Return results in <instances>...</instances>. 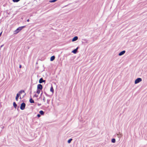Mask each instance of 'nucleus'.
I'll return each mask as SVG.
<instances>
[{"mask_svg":"<svg viewBox=\"0 0 147 147\" xmlns=\"http://www.w3.org/2000/svg\"><path fill=\"white\" fill-rule=\"evenodd\" d=\"M142 79L140 78H138L136 79L135 81V84H137L140 82L142 81Z\"/></svg>","mask_w":147,"mask_h":147,"instance_id":"7ed1b4c3","label":"nucleus"},{"mask_svg":"<svg viewBox=\"0 0 147 147\" xmlns=\"http://www.w3.org/2000/svg\"><path fill=\"white\" fill-rule=\"evenodd\" d=\"M125 52V51H123L121 52H120L119 54V56H121L123 54H124Z\"/></svg>","mask_w":147,"mask_h":147,"instance_id":"39448f33","label":"nucleus"},{"mask_svg":"<svg viewBox=\"0 0 147 147\" xmlns=\"http://www.w3.org/2000/svg\"><path fill=\"white\" fill-rule=\"evenodd\" d=\"M40 90H41L37 89V91L36 93L38 94H39L40 92Z\"/></svg>","mask_w":147,"mask_h":147,"instance_id":"dca6fc26","label":"nucleus"},{"mask_svg":"<svg viewBox=\"0 0 147 147\" xmlns=\"http://www.w3.org/2000/svg\"><path fill=\"white\" fill-rule=\"evenodd\" d=\"M3 46V45H2L1 46V47H2Z\"/></svg>","mask_w":147,"mask_h":147,"instance_id":"c85d7f7f","label":"nucleus"},{"mask_svg":"<svg viewBox=\"0 0 147 147\" xmlns=\"http://www.w3.org/2000/svg\"><path fill=\"white\" fill-rule=\"evenodd\" d=\"M49 100H47V102L49 103Z\"/></svg>","mask_w":147,"mask_h":147,"instance_id":"cd10ccee","label":"nucleus"},{"mask_svg":"<svg viewBox=\"0 0 147 147\" xmlns=\"http://www.w3.org/2000/svg\"><path fill=\"white\" fill-rule=\"evenodd\" d=\"M72 140V139H69V140H68L67 141L68 143H70L71 142V141Z\"/></svg>","mask_w":147,"mask_h":147,"instance_id":"aec40b11","label":"nucleus"},{"mask_svg":"<svg viewBox=\"0 0 147 147\" xmlns=\"http://www.w3.org/2000/svg\"><path fill=\"white\" fill-rule=\"evenodd\" d=\"M34 96L36 97H37L38 96V95H37L36 94H35Z\"/></svg>","mask_w":147,"mask_h":147,"instance_id":"b1692460","label":"nucleus"},{"mask_svg":"<svg viewBox=\"0 0 147 147\" xmlns=\"http://www.w3.org/2000/svg\"><path fill=\"white\" fill-rule=\"evenodd\" d=\"M26 106V104L24 102L22 103L20 107V108L22 110H23L24 109Z\"/></svg>","mask_w":147,"mask_h":147,"instance_id":"f03ea898","label":"nucleus"},{"mask_svg":"<svg viewBox=\"0 0 147 147\" xmlns=\"http://www.w3.org/2000/svg\"><path fill=\"white\" fill-rule=\"evenodd\" d=\"M2 33V32H1L0 33V37L1 36V35Z\"/></svg>","mask_w":147,"mask_h":147,"instance_id":"a878e982","label":"nucleus"},{"mask_svg":"<svg viewBox=\"0 0 147 147\" xmlns=\"http://www.w3.org/2000/svg\"><path fill=\"white\" fill-rule=\"evenodd\" d=\"M42 86L41 84H39L37 86V89L40 90H42Z\"/></svg>","mask_w":147,"mask_h":147,"instance_id":"20e7f679","label":"nucleus"},{"mask_svg":"<svg viewBox=\"0 0 147 147\" xmlns=\"http://www.w3.org/2000/svg\"><path fill=\"white\" fill-rule=\"evenodd\" d=\"M39 113H40V115H42L44 114V113L42 111H40L39 112Z\"/></svg>","mask_w":147,"mask_h":147,"instance_id":"ddd939ff","label":"nucleus"},{"mask_svg":"<svg viewBox=\"0 0 147 147\" xmlns=\"http://www.w3.org/2000/svg\"><path fill=\"white\" fill-rule=\"evenodd\" d=\"M43 101L44 102H45V97H44L43 98Z\"/></svg>","mask_w":147,"mask_h":147,"instance_id":"5701e85b","label":"nucleus"},{"mask_svg":"<svg viewBox=\"0 0 147 147\" xmlns=\"http://www.w3.org/2000/svg\"><path fill=\"white\" fill-rule=\"evenodd\" d=\"M20 95V94L18 93L16 95V101H18V98L19 97V96Z\"/></svg>","mask_w":147,"mask_h":147,"instance_id":"1a4fd4ad","label":"nucleus"},{"mask_svg":"<svg viewBox=\"0 0 147 147\" xmlns=\"http://www.w3.org/2000/svg\"><path fill=\"white\" fill-rule=\"evenodd\" d=\"M50 91L52 92V93H53L54 92V90L53 88V86H52L51 89H50Z\"/></svg>","mask_w":147,"mask_h":147,"instance_id":"4468645a","label":"nucleus"},{"mask_svg":"<svg viewBox=\"0 0 147 147\" xmlns=\"http://www.w3.org/2000/svg\"><path fill=\"white\" fill-rule=\"evenodd\" d=\"M78 36H75L72 39V41L73 42L76 41L78 39Z\"/></svg>","mask_w":147,"mask_h":147,"instance_id":"423d86ee","label":"nucleus"},{"mask_svg":"<svg viewBox=\"0 0 147 147\" xmlns=\"http://www.w3.org/2000/svg\"><path fill=\"white\" fill-rule=\"evenodd\" d=\"M55 59V57L54 56H52L50 59V60L51 61L54 60Z\"/></svg>","mask_w":147,"mask_h":147,"instance_id":"9d476101","label":"nucleus"},{"mask_svg":"<svg viewBox=\"0 0 147 147\" xmlns=\"http://www.w3.org/2000/svg\"><path fill=\"white\" fill-rule=\"evenodd\" d=\"M40 105H41V104H38V106H40Z\"/></svg>","mask_w":147,"mask_h":147,"instance_id":"c756f323","label":"nucleus"},{"mask_svg":"<svg viewBox=\"0 0 147 147\" xmlns=\"http://www.w3.org/2000/svg\"><path fill=\"white\" fill-rule=\"evenodd\" d=\"M20 0H13V1L14 2H17Z\"/></svg>","mask_w":147,"mask_h":147,"instance_id":"412c9836","label":"nucleus"},{"mask_svg":"<svg viewBox=\"0 0 147 147\" xmlns=\"http://www.w3.org/2000/svg\"><path fill=\"white\" fill-rule=\"evenodd\" d=\"M24 92V90H21L19 92V93H18V94H22V93Z\"/></svg>","mask_w":147,"mask_h":147,"instance_id":"f3484780","label":"nucleus"},{"mask_svg":"<svg viewBox=\"0 0 147 147\" xmlns=\"http://www.w3.org/2000/svg\"><path fill=\"white\" fill-rule=\"evenodd\" d=\"M117 135L118 138H121L122 136V134L120 133L117 134Z\"/></svg>","mask_w":147,"mask_h":147,"instance_id":"9b49d317","label":"nucleus"},{"mask_svg":"<svg viewBox=\"0 0 147 147\" xmlns=\"http://www.w3.org/2000/svg\"><path fill=\"white\" fill-rule=\"evenodd\" d=\"M111 142L112 143H114L115 142V140L114 138H113L111 140Z\"/></svg>","mask_w":147,"mask_h":147,"instance_id":"a211bd4d","label":"nucleus"},{"mask_svg":"<svg viewBox=\"0 0 147 147\" xmlns=\"http://www.w3.org/2000/svg\"><path fill=\"white\" fill-rule=\"evenodd\" d=\"M25 26H23L19 27L15 31V34L18 33L20 30H22L23 28L25 27Z\"/></svg>","mask_w":147,"mask_h":147,"instance_id":"f257e3e1","label":"nucleus"},{"mask_svg":"<svg viewBox=\"0 0 147 147\" xmlns=\"http://www.w3.org/2000/svg\"><path fill=\"white\" fill-rule=\"evenodd\" d=\"M45 82V80H44L42 78H41L39 80V83H42L43 82Z\"/></svg>","mask_w":147,"mask_h":147,"instance_id":"0eeeda50","label":"nucleus"},{"mask_svg":"<svg viewBox=\"0 0 147 147\" xmlns=\"http://www.w3.org/2000/svg\"><path fill=\"white\" fill-rule=\"evenodd\" d=\"M30 102L31 103H34V100L32 98L30 99Z\"/></svg>","mask_w":147,"mask_h":147,"instance_id":"2eb2a0df","label":"nucleus"},{"mask_svg":"<svg viewBox=\"0 0 147 147\" xmlns=\"http://www.w3.org/2000/svg\"><path fill=\"white\" fill-rule=\"evenodd\" d=\"M78 47H77L76 49H74V50H73L72 51V52L73 53H74V54H76V53L77 52V50L78 49Z\"/></svg>","mask_w":147,"mask_h":147,"instance_id":"6e6552de","label":"nucleus"},{"mask_svg":"<svg viewBox=\"0 0 147 147\" xmlns=\"http://www.w3.org/2000/svg\"><path fill=\"white\" fill-rule=\"evenodd\" d=\"M13 106L15 109L17 107V105L15 102H13Z\"/></svg>","mask_w":147,"mask_h":147,"instance_id":"f8f14e48","label":"nucleus"},{"mask_svg":"<svg viewBox=\"0 0 147 147\" xmlns=\"http://www.w3.org/2000/svg\"><path fill=\"white\" fill-rule=\"evenodd\" d=\"M22 67V66L21 65H19V68H21Z\"/></svg>","mask_w":147,"mask_h":147,"instance_id":"393cba45","label":"nucleus"},{"mask_svg":"<svg viewBox=\"0 0 147 147\" xmlns=\"http://www.w3.org/2000/svg\"><path fill=\"white\" fill-rule=\"evenodd\" d=\"M37 117H40L41 115H40V114H38V115H37Z\"/></svg>","mask_w":147,"mask_h":147,"instance_id":"4be33fe9","label":"nucleus"},{"mask_svg":"<svg viewBox=\"0 0 147 147\" xmlns=\"http://www.w3.org/2000/svg\"><path fill=\"white\" fill-rule=\"evenodd\" d=\"M27 21L28 22L29 21V19H28L27 20Z\"/></svg>","mask_w":147,"mask_h":147,"instance_id":"bb28decb","label":"nucleus"},{"mask_svg":"<svg viewBox=\"0 0 147 147\" xmlns=\"http://www.w3.org/2000/svg\"><path fill=\"white\" fill-rule=\"evenodd\" d=\"M57 0H50L49 1L50 2L53 3L57 1Z\"/></svg>","mask_w":147,"mask_h":147,"instance_id":"6ab92c4d","label":"nucleus"}]
</instances>
